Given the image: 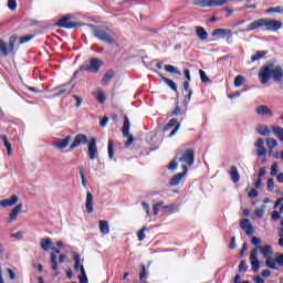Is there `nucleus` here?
<instances>
[{"label": "nucleus", "instance_id": "1", "mask_svg": "<svg viewBox=\"0 0 283 283\" xmlns=\"http://www.w3.org/2000/svg\"><path fill=\"white\" fill-rule=\"evenodd\" d=\"M259 81L261 85H266L271 78H273L274 83H280V90H283V69L277 65L275 61H270L265 63L259 71Z\"/></svg>", "mask_w": 283, "mask_h": 283}, {"label": "nucleus", "instance_id": "2", "mask_svg": "<svg viewBox=\"0 0 283 283\" xmlns=\"http://www.w3.org/2000/svg\"><path fill=\"white\" fill-rule=\"evenodd\" d=\"M196 160V154L193 153L192 149H186L179 151L175 159L170 161L168 169L170 171H176L178 169V163L181 166V169H184L185 172L188 171L187 167H191Z\"/></svg>", "mask_w": 283, "mask_h": 283}, {"label": "nucleus", "instance_id": "3", "mask_svg": "<svg viewBox=\"0 0 283 283\" xmlns=\"http://www.w3.org/2000/svg\"><path fill=\"white\" fill-rule=\"evenodd\" d=\"M259 251L262 253L264 260L273 258V247L271 245L259 247L252 250L250 254V264L254 273H258V271H260V260L258 259Z\"/></svg>", "mask_w": 283, "mask_h": 283}, {"label": "nucleus", "instance_id": "4", "mask_svg": "<svg viewBox=\"0 0 283 283\" xmlns=\"http://www.w3.org/2000/svg\"><path fill=\"white\" fill-rule=\"evenodd\" d=\"M93 28V34L98 39V41H103L104 43H108V45H114L116 43V38L109 34L107 31L98 29L96 27Z\"/></svg>", "mask_w": 283, "mask_h": 283}, {"label": "nucleus", "instance_id": "5", "mask_svg": "<svg viewBox=\"0 0 283 283\" xmlns=\"http://www.w3.org/2000/svg\"><path fill=\"white\" fill-rule=\"evenodd\" d=\"M17 35H11L9 38V44L0 39V54H2V56H8L10 52L14 51V44L17 43Z\"/></svg>", "mask_w": 283, "mask_h": 283}, {"label": "nucleus", "instance_id": "6", "mask_svg": "<svg viewBox=\"0 0 283 283\" xmlns=\"http://www.w3.org/2000/svg\"><path fill=\"white\" fill-rule=\"evenodd\" d=\"M101 65H103V61L92 57L88 61V65L80 67V72H91L92 74H96L99 72Z\"/></svg>", "mask_w": 283, "mask_h": 283}, {"label": "nucleus", "instance_id": "7", "mask_svg": "<svg viewBox=\"0 0 283 283\" xmlns=\"http://www.w3.org/2000/svg\"><path fill=\"white\" fill-rule=\"evenodd\" d=\"M224 3H229V0H195V6H200L201 8H216L224 6Z\"/></svg>", "mask_w": 283, "mask_h": 283}, {"label": "nucleus", "instance_id": "8", "mask_svg": "<svg viewBox=\"0 0 283 283\" xmlns=\"http://www.w3.org/2000/svg\"><path fill=\"white\" fill-rule=\"evenodd\" d=\"M264 28L271 32H277V30H282V21L265 18Z\"/></svg>", "mask_w": 283, "mask_h": 283}, {"label": "nucleus", "instance_id": "9", "mask_svg": "<svg viewBox=\"0 0 283 283\" xmlns=\"http://www.w3.org/2000/svg\"><path fill=\"white\" fill-rule=\"evenodd\" d=\"M88 158L90 160H97L98 158V147H96V138H92L88 142Z\"/></svg>", "mask_w": 283, "mask_h": 283}, {"label": "nucleus", "instance_id": "10", "mask_svg": "<svg viewBox=\"0 0 283 283\" xmlns=\"http://www.w3.org/2000/svg\"><path fill=\"white\" fill-rule=\"evenodd\" d=\"M53 253H51V269L54 271L55 275H59V253H61V250L56 248H52Z\"/></svg>", "mask_w": 283, "mask_h": 283}, {"label": "nucleus", "instance_id": "11", "mask_svg": "<svg viewBox=\"0 0 283 283\" xmlns=\"http://www.w3.org/2000/svg\"><path fill=\"white\" fill-rule=\"evenodd\" d=\"M59 28H66V29H72V28H78L81 25L80 23L76 22H70V17L64 15L62 19H60L56 23Z\"/></svg>", "mask_w": 283, "mask_h": 283}, {"label": "nucleus", "instance_id": "12", "mask_svg": "<svg viewBox=\"0 0 283 283\" xmlns=\"http://www.w3.org/2000/svg\"><path fill=\"white\" fill-rule=\"evenodd\" d=\"M171 127H175V129L169 134V138H174V136L178 134V130L180 129V124H178V119L176 118L170 119L169 123L164 127V132H169Z\"/></svg>", "mask_w": 283, "mask_h": 283}, {"label": "nucleus", "instance_id": "13", "mask_svg": "<svg viewBox=\"0 0 283 283\" xmlns=\"http://www.w3.org/2000/svg\"><path fill=\"white\" fill-rule=\"evenodd\" d=\"M258 116H268V118H273V111L266 105H260L254 109Z\"/></svg>", "mask_w": 283, "mask_h": 283}, {"label": "nucleus", "instance_id": "14", "mask_svg": "<svg viewBox=\"0 0 283 283\" xmlns=\"http://www.w3.org/2000/svg\"><path fill=\"white\" fill-rule=\"evenodd\" d=\"M70 143H72V136H66L64 139L55 140L53 143V147H55V149L63 150L67 147V145H70Z\"/></svg>", "mask_w": 283, "mask_h": 283}, {"label": "nucleus", "instance_id": "15", "mask_svg": "<svg viewBox=\"0 0 283 283\" xmlns=\"http://www.w3.org/2000/svg\"><path fill=\"white\" fill-rule=\"evenodd\" d=\"M80 145H87V136L83 134L76 135L70 148L76 149Z\"/></svg>", "mask_w": 283, "mask_h": 283}, {"label": "nucleus", "instance_id": "16", "mask_svg": "<svg viewBox=\"0 0 283 283\" xmlns=\"http://www.w3.org/2000/svg\"><path fill=\"white\" fill-rule=\"evenodd\" d=\"M74 90V85H70V83L63 84L62 86L55 88V96H63V94H72Z\"/></svg>", "mask_w": 283, "mask_h": 283}, {"label": "nucleus", "instance_id": "17", "mask_svg": "<svg viewBox=\"0 0 283 283\" xmlns=\"http://www.w3.org/2000/svg\"><path fill=\"white\" fill-rule=\"evenodd\" d=\"M264 23H265V18L255 20L248 25L247 32H253V30H260V28H264Z\"/></svg>", "mask_w": 283, "mask_h": 283}, {"label": "nucleus", "instance_id": "18", "mask_svg": "<svg viewBox=\"0 0 283 283\" xmlns=\"http://www.w3.org/2000/svg\"><path fill=\"white\" fill-rule=\"evenodd\" d=\"M18 202H19V197H17V195H13V196H11L10 199L0 200V207H2V208L14 207V205Z\"/></svg>", "mask_w": 283, "mask_h": 283}, {"label": "nucleus", "instance_id": "19", "mask_svg": "<svg viewBox=\"0 0 283 283\" xmlns=\"http://www.w3.org/2000/svg\"><path fill=\"white\" fill-rule=\"evenodd\" d=\"M87 213H94V196L92 192H86V202H85Z\"/></svg>", "mask_w": 283, "mask_h": 283}, {"label": "nucleus", "instance_id": "20", "mask_svg": "<svg viewBox=\"0 0 283 283\" xmlns=\"http://www.w3.org/2000/svg\"><path fill=\"white\" fill-rule=\"evenodd\" d=\"M186 176H187V172H185V170H184V172H179V174L175 175L169 181L170 187H178V185H180L182 178H185Z\"/></svg>", "mask_w": 283, "mask_h": 283}, {"label": "nucleus", "instance_id": "21", "mask_svg": "<svg viewBox=\"0 0 283 283\" xmlns=\"http://www.w3.org/2000/svg\"><path fill=\"white\" fill-rule=\"evenodd\" d=\"M23 211V205L19 203L10 213L9 216V222H14L17 220L19 213Z\"/></svg>", "mask_w": 283, "mask_h": 283}, {"label": "nucleus", "instance_id": "22", "mask_svg": "<svg viewBox=\"0 0 283 283\" xmlns=\"http://www.w3.org/2000/svg\"><path fill=\"white\" fill-rule=\"evenodd\" d=\"M230 178L232 182L238 184L240 182V172L238 171V167L232 166L229 171Z\"/></svg>", "mask_w": 283, "mask_h": 283}, {"label": "nucleus", "instance_id": "23", "mask_svg": "<svg viewBox=\"0 0 283 283\" xmlns=\"http://www.w3.org/2000/svg\"><path fill=\"white\" fill-rule=\"evenodd\" d=\"M231 34H232L231 29H216L212 32V36H221L222 39H224L228 35L231 36Z\"/></svg>", "mask_w": 283, "mask_h": 283}, {"label": "nucleus", "instance_id": "24", "mask_svg": "<svg viewBox=\"0 0 283 283\" xmlns=\"http://www.w3.org/2000/svg\"><path fill=\"white\" fill-rule=\"evenodd\" d=\"M240 227H241V229H243V231H245L247 235L253 234V227H251V224H249L248 219H243L240 223Z\"/></svg>", "mask_w": 283, "mask_h": 283}, {"label": "nucleus", "instance_id": "25", "mask_svg": "<svg viewBox=\"0 0 283 283\" xmlns=\"http://www.w3.org/2000/svg\"><path fill=\"white\" fill-rule=\"evenodd\" d=\"M197 36L200 39V41H207L209 39V33H207V30L202 27L196 28Z\"/></svg>", "mask_w": 283, "mask_h": 283}, {"label": "nucleus", "instance_id": "26", "mask_svg": "<svg viewBox=\"0 0 283 283\" xmlns=\"http://www.w3.org/2000/svg\"><path fill=\"white\" fill-rule=\"evenodd\" d=\"M256 132L260 134V136H269L271 134V128L264 124H259Z\"/></svg>", "mask_w": 283, "mask_h": 283}, {"label": "nucleus", "instance_id": "27", "mask_svg": "<svg viewBox=\"0 0 283 283\" xmlns=\"http://www.w3.org/2000/svg\"><path fill=\"white\" fill-rule=\"evenodd\" d=\"M115 74L116 73L113 70L107 71L102 78V85H108L109 81L114 78Z\"/></svg>", "mask_w": 283, "mask_h": 283}, {"label": "nucleus", "instance_id": "28", "mask_svg": "<svg viewBox=\"0 0 283 283\" xmlns=\"http://www.w3.org/2000/svg\"><path fill=\"white\" fill-rule=\"evenodd\" d=\"M265 266L268 269H272L273 271H277V261L273 256L265 259Z\"/></svg>", "mask_w": 283, "mask_h": 283}, {"label": "nucleus", "instance_id": "29", "mask_svg": "<svg viewBox=\"0 0 283 283\" xmlns=\"http://www.w3.org/2000/svg\"><path fill=\"white\" fill-rule=\"evenodd\" d=\"M93 96H94V98H96V101H98V103H102V104L105 103V101H107L105 93H103V91H101V90L94 91Z\"/></svg>", "mask_w": 283, "mask_h": 283}, {"label": "nucleus", "instance_id": "30", "mask_svg": "<svg viewBox=\"0 0 283 283\" xmlns=\"http://www.w3.org/2000/svg\"><path fill=\"white\" fill-rule=\"evenodd\" d=\"M40 247L43 249V251H50V249H52V239H41Z\"/></svg>", "mask_w": 283, "mask_h": 283}, {"label": "nucleus", "instance_id": "31", "mask_svg": "<svg viewBox=\"0 0 283 283\" xmlns=\"http://www.w3.org/2000/svg\"><path fill=\"white\" fill-rule=\"evenodd\" d=\"M99 230L103 235H107V233H109V222H107L106 220H101Z\"/></svg>", "mask_w": 283, "mask_h": 283}, {"label": "nucleus", "instance_id": "32", "mask_svg": "<svg viewBox=\"0 0 283 283\" xmlns=\"http://www.w3.org/2000/svg\"><path fill=\"white\" fill-rule=\"evenodd\" d=\"M266 145H268L269 154L271 155L273 154V149L277 147V140H275V138H268Z\"/></svg>", "mask_w": 283, "mask_h": 283}, {"label": "nucleus", "instance_id": "33", "mask_svg": "<svg viewBox=\"0 0 283 283\" xmlns=\"http://www.w3.org/2000/svg\"><path fill=\"white\" fill-rule=\"evenodd\" d=\"M0 138L3 142L4 147L7 148L8 156H12V144L8 142V136L2 135Z\"/></svg>", "mask_w": 283, "mask_h": 283}, {"label": "nucleus", "instance_id": "34", "mask_svg": "<svg viewBox=\"0 0 283 283\" xmlns=\"http://www.w3.org/2000/svg\"><path fill=\"white\" fill-rule=\"evenodd\" d=\"M161 81H164V83H166V85H168V87H170V90H172V92H178V86L176 85V82H174L172 80H169L165 76H161Z\"/></svg>", "mask_w": 283, "mask_h": 283}, {"label": "nucleus", "instance_id": "35", "mask_svg": "<svg viewBox=\"0 0 283 283\" xmlns=\"http://www.w3.org/2000/svg\"><path fill=\"white\" fill-rule=\"evenodd\" d=\"M129 127H130L129 117L125 116L124 126H123V136H129Z\"/></svg>", "mask_w": 283, "mask_h": 283}, {"label": "nucleus", "instance_id": "36", "mask_svg": "<svg viewBox=\"0 0 283 283\" xmlns=\"http://www.w3.org/2000/svg\"><path fill=\"white\" fill-rule=\"evenodd\" d=\"M165 70L169 74H178V76H180L182 74L180 71H178V69L176 66H174L171 64L165 65Z\"/></svg>", "mask_w": 283, "mask_h": 283}, {"label": "nucleus", "instance_id": "37", "mask_svg": "<svg viewBox=\"0 0 283 283\" xmlns=\"http://www.w3.org/2000/svg\"><path fill=\"white\" fill-rule=\"evenodd\" d=\"M266 56V51H258L256 54H254L251 57L252 63H255V61H260V59H264Z\"/></svg>", "mask_w": 283, "mask_h": 283}, {"label": "nucleus", "instance_id": "38", "mask_svg": "<svg viewBox=\"0 0 283 283\" xmlns=\"http://www.w3.org/2000/svg\"><path fill=\"white\" fill-rule=\"evenodd\" d=\"M139 282L142 283H148L147 282V269L145 265L142 266L140 273H139Z\"/></svg>", "mask_w": 283, "mask_h": 283}, {"label": "nucleus", "instance_id": "39", "mask_svg": "<svg viewBox=\"0 0 283 283\" xmlns=\"http://www.w3.org/2000/svg\"><path fill=\"white\" fill-rule=\"evenodd\" d=\"M73 260L75 262V264H74L75 271H78V269L81 271V266H83V265H81V255H78V253H74L73 254Z\"/></svg>", "mask_w": 283, "mask_h": 283}, {"label": "nucleus", "instance_id": "40", "mask_svg": "<svg viewBox=\"0 0 283 283\" xmlns=\"http://www.w3.org/2000/svg\"><path fill=\"white\" fill-rule=\"evenodd\" d=\"M78 170L82 180V186L84 187V189H87V178L85 177V171L83 170V167H78Z\"/></svg>", "mask_w": 283, "mask_h": 283}, {"label": "nucleus", "instance_id": "41", "mask_svg": "<svg viewBox=\"0 0 283 283\" xmlns=\"http://www.w3.org/2000/svg\"><path fill=\"white\" fill-rule=\"evenodd\" d=\"M108 158L109 160H114V140H108Z\"/></svg>", "mask_w": 283, "mask_h": 283}, {"label": "nucleus", "instance_id": "42", "mask_svg": "<svg viewBox=\"0 0 283 283\" xmlns=\"http://www.w3.org/2000/svg\"><path fill=\"white\" fill-rule=\"evenodd\" d=\"M164 205H165L164 201H159V202H157V203H155L153 206V213H154V216H158V213L160 211V207H163Z\"/></svg>", "mask_w": 283, "mask_h": 283}, {"label": "nucleus", "instance_id": "43", "mask_svg": "<svg viewBox=\"0 0 283 283\" xmlns=\"http://www.w3.org/2000/svg\"><path fill=\"white\" fill-rule=\"evenodd\" d=\"M145 231H149V228L144 227L142 230H139L137 232V238H138L139 242H143V240H145Z\"/></svg>", "mask_w": 283, "mask_h": 283}, {"label": "nucleus", "instance_id": "44", "mask_svg": "<svg viewBox=\"0 0 283 283\" xmlns=\"http://www.w3.org/2000/svg\"><path fill=\"white\" fill-rule=\"evenodd\" d=\"M241 85H244V76L238 75L234 78V87H240Z\"/></svg>", "mask_w": 283, "mask_h": 283}, {"label": "nucleus", "instance_id": "45", "mask_svg": "<svg viewBox=\"0 0 283 283\" xmlns=\"http://www.w3.org/2000/svg\"><path fill=\"white\" fill-rule=\"evenodd\" d=\"M80 283H87V274L85 273L84 266H81Z\"/></svg>", "mask_w": 283, "mask_h": 283}, {"label": "nucleus", "instance_id": "46", "mask_svg": "<svg viewBox=\"0 0 283 283\" xmlns=\"http://www.w3.org/2000/svg\"><path fill=\"white\" fill-rule=\"evenodd\" d=\"M249 265H247V261H241L239 264L240 273H247Z\"/></svg>", "mask_w": 283, "mask_h": 283}, {"label": "nucleus", "instance_id": "47", "mask_svg": "<svg viewBox=\"0 0 283 283\" xmlns=\"http://www.w3.org/2000/svg\"><path fill=\"white\" fill-rule=\"evenodd\" d=\"M256 155L259 156V158H262V156H266V148H264V146L256 148Z\"/></svg>", "mask_w": 283, "mask_h": 283}, {"label": "nucleus", "instance_id": "48", "mask_svg": "<svg viewBox=\"0 0 283 283\" xmlns=\"http://www.w3.org/2000/svg\"><path fill=\"white\" fill-rule=\"evenodd\" d=\"M280 165L277 163H274L272 166H271V176H277V169H279Z\"/></svg>", "mask_w": 283, "mask_h": 283}, {"label": "nucleus", "instance_id": "49", "mask_svg": "<svg viewBox=\"0 0 283 283\" xmlns=\"http://www.w3.org/2000/svg\"><path fill=\"white\" fill-rule=\"evenodd\" d=\"M176 209V205L165 206L163 207L164 213H171Z\"/></svg>", "mask_w": 283, "mask_h": 283}, {"label": "nucleus", "instance_id": "50", "mask_svg": "<svg viewBox=\"0 0 283 283\" xmlns=\"http://www.w3.org/2000/svg\"><path fill=\"white\" fill-rule=\"evenodd\" d=\"M199 74L202 83H209V76H207V73L205 71L200 70Z\"/></svg>", "mask_w": 283, "mask_h": 283}, {"label": "nucleus", "instance_id": "51", "mask_svg": "<svg viewBox=\"0 0 283 283\" xmlns=\"http://www.w3.org/2000/svg\"><path fill=\"white\" fill-rule=\"evenodd\" d=\"M32 39H34V35H24L20 38V43L23 45V43H29V41H32Z\"/></svg>", "mask_w": 283, "mask_h": 283}, {"label": "nucleus", "instance_id": "52", "mask_svg": "<svg viewBox=\"0 0 283 283\" xmlns=\"http://www.w3.org/2000/svg\"><path fill=\"white\" fill-rule=\"evenodd\" d=\"M142 206L144 207V209H145V211H146L148 218H151V210H150L149 203L143 201V202H142Z\"/></svg>", "mask_w": 283, "mask_h": 283}, {"label": "nucleus", "instance_id": "53", "mask_svg": "<svg viewBox=\"0 0 283 283\" xmlns=\"http://www.w3.org/2000/svg\"><path fill=\"white\" fill-rule=\"evenodd\" d=\"M124 138H128L126 142H125V147H129L132 145V143H134V136L132 134L128 133L127 136H124Z\"/></svg>", "mask_w": 283, "mask_h": 283}, {"label": "nucleus", "instance_id": "54", "mask_svg": "<svg viewBox=\"0 0 283 283\" xmlns=\"http://www.w3.org/2000/svg\"><path fill=\"white\" fill-rule=\"evenodd\" d=\"M264 209H265L264 206L262 208L255 209L256 218H264Z\"/></svg>", "mask_w": 283, "mask_h": 283}, {"label": "nucleus", "instance_id": "55", "mask_svg": "<svg viewBox=\"0 0 283 283\" xmlns=\"http://www.w3.org/2000/svg\"><path fill=\"white\" fill-rule=\"evenodd\" d=\"M275 189V181L273 179L268 180V191H273Z\"/></svg>", "mask_w": 283, "mask_h": 283}, {"label": "nucleus", "instance_id": "56", "mask_svg": "<svg viewBox=\"0 0 283 283\" xmlns=\"http://www.w3.org/2000/svg\"><path fill=\"white\" fill-rule=\"evenodd\" d=\"M279 247H283V228H279Z\"/></svg>", "mask_w": 283, "mask_h": 283}, {"label": "nucleus", "instance_id": "57", "mask_svg": "<svg viewBox=\"0 0 283 283\" xmlns=\"http://www.w3.org/2000/svg\"><path fill=\"white\" fill-rule=\"evenodd\" d=\"M8 8L9 10H17V0H9Z\"/></svg>", "mask_w": 283, "mask_h": 283}, {"label": "nucleus", "instance_id": "58", "mask_svg": "<svg viewBox=\"0 0 283 283\" xmlns=\"http://www.w3.org/2000/svg\"><path fill=\"white\" fill-rule=\"evenodd\" d=\"M258 196H260V193L258 192L256 189H252L249 193H248V197L249 198H258Z\"/></svg>", "mask_w": 283, "mask_h": 283}, {"label": "nucleus", "instance_id": "59", "mask_svg": "<svg viewBox=\"0 0 283 283\" xmlns=\"http://www.w3.org/2000/svg\"><path fill=\"white\" fill-rule=\"evenodd\" d=\"M251 242L254 247H259V244H262V240H260V238L258 237H253Z\"/></svg>", "mask_w": 283, "mask_h": 283}, {"label": "nucleus", "instance_id": "60", "mask_svg": "<svg viewBox=\"0 0 283 283\" xmlns=\"http://www.w3.org/2000/svg\"><path fill=\"white\" fill-rule=\"evenodd\" d=\"M268 12L282 13V12H283V9H282V7L270 8V9H268Z\"/></svg>", "mask_w": 283, "mask_h": 283}, {"label": "nucleus", "instance_id": "61", "mask_svg": "<svg viewBox=\"0 0 283 283\" xmlns=\"http://www.w3.org/2000/svg\"><path fill=\"white\" fill-rule=\"evenodd\" d=\"M73 98H75L76 101L75 107H81V104L83 103V98H81L77 95H73Z\"/></svg>", "mask_w": 283, "mask_h": 283}, {"label": "nucleus", "instance_id": "62", "mask_svg": "<svg viewBox=\"0 0 283 283\" xmlns=\"http://www.w3.org/2000/svg\"><path fill=\"white\" fill-rule=\"evenodd\" d=\"M109 123V118L108 117H104L101 122L99 125L101 127H107V124Z\"/></svg>", "mask_w": 283, "mask_h": 283}, {"label": "nucleus", "instance_id": "63", "mask_svg": "<svg viewBox=\"0 0 283 283\" xmlns=\"http://www.w3.org/2000/svg\"><path fill=\"white\" fill-rule=\"evenodd\" d=\"M280 218H282V216H280V212L277 211L272 212V220H280Z\"/></svg>", "mask_w": 283, "mask_h": 283}, {"label": "nucleus", "instance_id": "64", "mask_svg": "<svg viewBox=\"0 0 283 283\" xmlns=\"http://www.w3.org/2000/svg\"><path fill=\"white\" fill-rule=\"evenodd\" d=\"M254 282L255 283H264V279H262L260 275L254 276Z\"/></svg>", "mask_w": 283, "mask_h": 283}]
</instances>
